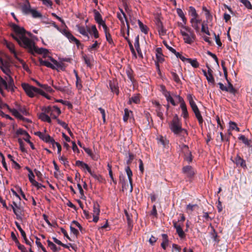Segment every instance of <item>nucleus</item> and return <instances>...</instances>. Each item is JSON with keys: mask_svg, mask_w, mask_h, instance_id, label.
Instances as JSON below:
<instances>
[{"mask_svg": "<svg viewBox=\"0 0 252 252\" xmlns=\"http://www.w3.org/2000/svg\"><path fill=\"white\" fill-rule=\"evenodd\" d=\"M11 61L7 57L0 58V68L2 72L7 76L4 79L0 76V93L4 96L2 87L8 91L13 92L14 90V80L12 78V72L10 69Z\"/></svg>", "mask_w": 252, "mask_h": 252, "instance_id": "obj_1", "label": "nucleus"}, {"mask_svg": "<svg viewBox=\"0 0 252 252\" xmlns=\"http://www.w3.org/2000/svg\"><path fill=\"white\" fill-rule=\"evenodd\" d=\"M11 27L15 32V33L12 34V36L19 44L23 47H25L26 45H30L31 39L26 36V31L24 28L14 24H12Z\"/></svg>", "mask_w": 252, "mask_h": 252, "instance_id": "obj_2", "label": "nucleus"}, {"mask_svg": "<svg viewBox=\"0 0 252 252\" xmlns=\"http://www.w3.org/2000/svg\"><path fill=\"white\" fill-rule=\"evenodd\" d=\"M180 32L185 43L191 44L194 42L196 36L191 28L182 24L180 26Z\"/></svg>", "mask_w": 252, "mask_h": 252, "instance_id": "obj_3", "label": "nucleus"}, {"mask_svg": "<svg viewBox=\"0 0 252 252\" xmlns=\"http://www.w3.org/2000/svg\"><path fill=\"white\" fill-rule=\"evenodd\" d=\"M194 97L191 94H188L187 95V99L189 102L192 110L194 112L199 125H202L203 122V119L202 118L201 113L194 100Z\"/></svg>", "mask_w": 252, "mask_h": 252, "instance_id": "obj_4", "label": "nucleus"}, {"mask_svg": "<svg viewBox=\"0 0 252 252\" xmlns=\"http://www.w3.org/2000/svg\"><path fill=\"white\" fill-rule=\"evenodd\" d=\"M7 108L16 118L23 121L27 120V119L24 118L22 115L26 116L28 115V112L25 106L16 104V108H10L8 106Z\"/></svg>", "mask_w": 252, "mask_h": 252, "instance_id": "obj_5", "label": "nucleus"}, {"mask_svg": "<svg viewBox=\"0 0 252 252\" xmlns=\"http://www.w3.org/2000/svg\"><path fill=\"white\" fill-rule=\"evenodd\" d=\"M22 86L27 94L31 97H33L36 94H40L41 95L45 94V93L41 90L31 86L28 84H22Z\"/></svg>", "mask_w": 252, "mask_h": 252, "instance_id": "obj_6", "label": "nucleus"}, {"mask_svg": "<svg viewBox=\"0 0 252 252\" xmlns=\"http://www.w3.org/2000/svg\"><path fill=\"white\" fill-rule=\"evenodd\" d=\"M28 50L31 54L37 53L43 55L44 57H46L48 53V50L43 48H38L34 45V42L31 39V43L30 45H26L24 47Z\"/></svg>", "mask_w": 252, "mask_h": 252, "instance_id": "obj_7", "label": "nucleus"}, {"mask_svg": "<svg viewBox=\"0 0 252 252\" xmlns=\"http://www.w3.org/2000/svg\"><path fill=\"white\" fill-rule=\"evenodd\" d=\"M170 128L174 134L180 133L183 129L182 128V125L177 116H175L170 125Z\"/></svg>", "mask_w": 252, "mask_h": 252, "instance_id": "obj_8", "label": "nucleus"}, {"mask_svg": "<svg viewBox=\"0 0 252 252\" xmlns=\"http://www.w3.org/2000/svg\"><path fill=\"white\" fill-rule=\"evenodd\" d=\"M41 110L50 115L53 119H57L61 113L60 108L56 106L43 107Z\"/></svg>", "mask_w": 252, "mask_h": 252, "instance_id": "obj_9", "label": "nucleus"}, {"mask_svg": "<svg viewBox=\"0 0 252 252\" xmlns=\"http://www.w3.org/2000/svg\"><path fill=\"white\" fill-rule=\"evenodd\" d=\"M175 96L178 99V102L180 103V108L182 110L181 116L184 119H187L189 117V113L184 99L180 95H175Z\"/></svg>", "mask_w": 252, "mask_h": 252, "instance_id": "obj_10", "label": "nucleus"}, {"mask_svg": "<svg viewBox=\"0 0 252 252\" xmlns=\"http://www.w3.org/2000/svg\"><path fill=\"white\" fill-rule=\"evenodd\" d=\"M51 61L53 63H51L48 61L43 60L42 59H39V63L41 65H44L46 67L51 68L52 69H56L57 67H59L60 65L59 63L55 59L52 58V57H50Z\"/></svg>", "mask_w": 252, "mask_h": 252, "instance_id": "obj_11", "label": "nucleus"}, {"mask_svg": "<svg viewBox=\"0 0 252 252\" xmlns=\"http://www.w3.org/2000/svg\"><path fill=\"white\" fill-rule=\"evenodd\" d=\"M162 94L163 95L165 96L166 101L168 103H170L173 106H176L177 105V103L176 102L174 98H176L177 100L178 99L175 96V94H171L170 92L166 90L165 88H163Z\"/></svg>", "mask_w": 252, "mask_h": 252, "instance_id": "obj_12", "label": "nucleus"}, {"mask_svg": "<svg viewBox=\"0 0 252 252\" xmlns=\"http://www.w3.org/2000/svg\"><path fill=\"white\" fill-rule=\"evenodd\" d=\"M179 148L182 150L184 154L185 159L189 162L192 161V155L191 152L189 149V147L186 145H181L179 146Z\"/></svg>", "mask_w": 252, "mask_h": 252, "instance_id": "obj_13", "label": "nucleus"}, {"mask_svg": "<svg viewBox=\"0 0 252 252\" xmlns=\"http://www.w3.org/2000/svg\"><path fill=\"white\" fill-rule=\"evenodd\" d=\"M156 56L157 59V61L156 62V68L158 73H160V70L159 69V63H162L164 61L161 48H157L156 49Z\"/></svg>", "mask_w": 252, "mask_h": 252, "instance_id": "obj_14", "label": "nucleus"}, {"mask_svg": "<svg viewBox=\"0 0 252 252\" xmlns=\"http://www.w3.org/2000/svg\"><path fill=\"white\" fill-rule=\"evenodd\" d=\"M119 12H118L117 13V18L120 21L123 26L125 27V23L126 22L127 25V35H129V25L128 24L127 20L126 17V14L124 13V11L122 9L119 8Z\"/></svg>", "mask_w": 252, "mask_h": 252, "instance_id": "obj_15", "label": "nucleus"}, {"mask_svg": "<svg viewBox=\"0 0 252 252\" xmlns=\"http://www.w3.org/2000/svg\"><path fill=\"white\" fill-rule=\"evenodd\" d=\"M60 32L64 36H65L68 39L70 42H75L76 45L79 47V45L80 44L79 40L75 37L70 32L66 30H61Z\"/></svg>", "mask_w": 252, "mask_h": 252, "instance_id": "obj_16", "label": "nucleus"}, {"mask_svg": "<svg viewBox=\"0 0 252 252\" xmlns=\"http://www.w3.org/2000/svg\"><path fill=\"white\" fill-rule=\"evenodd\" d=\"M35 134L36 136H38L43 141L46 142V143H52L53 141L54 140L52 137H51L49 135L47 134L45 131L44 132L37 131L35 132Z\"/></svg>", "mask_w": 252, "mask_h": 252, "instance_id": "obj_17", "label": "nucleus"}, {"mask_svg": "<svg viewBox=\"0 0 252 252\" xmlns=\"http://www.w3.org/2000/svg\"><path fill=\"white\" fill-rule=\"evenodd\" d=\"M157 139L158 144L162 145L163 148L168 149L169 148V140L166 137L162 135H159L157 137Z\"/></svg>", "mask_w": 252, "mask_h": 252, "instance_id": "obj_18", "label": "nucleus"}, {"mask_svg": "<svg viewBox=\"0 0 252 252\" xmlns=\"http://www.w3.org/2000/svg\"><path fill=\"white\" fill-rule=\"evenodd\" d=\"M190 22L192 27L195 30L196 32H199L200 30L199 25L201 22V20L199 18V17L197 18H191Z\"/></svg>", "mask_w": 252, "mask_h": 252, "instance_id": "obj_19", "label": "nucleus"}, {"mask_svg": "<svg viewBox=\"0 0 252 252\" xmlns=\"http://www.w3.org/2000/svg\"><path fill=\"white\" fill-rule=\"evenodd\" d=\"M29 179L30 182L32 184V185L36 187L37 189H39L43 188H46L45 186L42 185L41 183L38 182L36 180L34 179L35 175L34 174H28Z\"/></svg>", "mask_w": 252, "mask_h": 252, "instance_id": "obj_20", "label": "nucleus"}, {"mask_svg": "<svg viewBox=\"0 0 252 252\" xmlns=\"http://www.w3.org/2000/svg\"><path fill=\"white\" fill-rule=\"evenodd\" d=\"M76 27L77 28V31L80 34L84 36L87 37L88 39L90 38L88 34L89 28H88L87 27H85L84 26H80V25H77Z\"/></svg>", "mask_w": 252, "mask_h": 252, "instance_id": "obj_21", "label": "nucleus"}, {"mask_svg": "<svg viewBox=\"0 0 252 252\" xmlns=\"http://www.w3.org/2000/svg\"><path fill=\"white\" fill-rule=\"evenodd\" d=\"M12 209H13V212L15 214V215H16V219L17 220H22V211H23V210L19 206L16 208H15V207H13V205H11Z\"/></svg>", "mask_w": 252, "mask_h": 252, "instance_id": "obj_22", "label": "nucleus"}, {"mask_svg": "<svg viewBox=\"0 0 252 252\" xmlns=\"http://www.w3.org/2000/svg\"><path fill=\"white\" fill-rule=\"evenodd\" d=\"M207 67L208 68V70L205 77L209 83L214 84L215 83V80L213 76V70L208 66V65H207Z\"/></svg>", "mask_w": 252, "mask_h": 252, "instance_id": "obj_23", "label": "nucleus"}, {"mask_svg": "<svg viewBox=\"0 0 252 252\" xmlns=\"http://www.w3.org/2000/svg\"><path fill=\"white\" fill-rule=\"evenodd\" d=\"M93 35L94 38H98L99 37V33L95 25H92L90 28L88 29V33Z\"/></svg>", "mask_w": 252, "mask_h": 252, "instance_id": "obj_24", "label": "nucleus"}, {"mask_svg": "<svg viewBox=\"0 0 252 252\" xmlns=\"http://www.w3.org/2000/svg\"><path fill=\"white\" fill-rule=\"evenodd\" d=\"M174 227L176 228V232L180 238L183 239L185 237L186 235L185 232L183 230L181 226L180 225H178L176 222H174Z\"/></svg>", "mask_w": 252, "mask_h": 252, "instance_id": "obj_25", "label": "nucleus"}, {"mask_svg": "<svg viewBox=\"0 0 252 252\" xmlns=\"http://www.w3.org/2000/svg\"><path fill=\"white\" fill-rule=\"evenodd\" d=\"M39 119L43 122H48V123H51V118L49 116V114H47L46 112L42 111L39 116Z\"/></svg>", "mask_w": 252, "mask_h": 252, "instance_id": "obj_26", "label": "nucleus"}, {"mask_svg": "<svg viewBox=\"0 0 252 252\" xmlns=\"http://www.w3.org/2000/svg\"><path fill=\"white\" fill-rule=\"evenodd\" d=\"M234 162L236 164L237 166L240 165L243 168L246 167L245 161L238 155H237L235 158Z\"/></svg>", "mask_w": 252, "mask_h": 252, "instance_id": "obj_27", "label": "nucleus"}, {"mask_svg": "<svg viewBox=\"0 0 252 252\" xmlns=\"http://www.w3.org/2000/svg\"><path fill=\"white\" fill-rule=\"evenodd\" d=\"M21 234L22 237H23V239L24 240L25 243L30 246V247H32V245L33 244V241L32 240H31V241L29 240L27 237L25 232L23 230V229H20L19 230Z\"/></svg>", "mask_w": 252, "mask_h": 252, "instance_id": "obj_28", "label": "nucleus"}, {"mask_svg": "<svg viewBox=\"0 0 252 252\" xmlns=\"http://www.w3.org/2000/svg\"><path fill=\"white\" fill-rule=\"evenodd\" d=\"M5 44L9 51L14 54L15 58H17L18 57L15 50V47L13 44L11 42H7V41H5Z\"/></svg>", "mask_w": 252, "mask_h": 252, "instance_id": "obj_29", "label": "nucleus"}, {"mask_svg": "<svg viewBox=\"0 0 252 252\" xmlns=\"http://www.w3.org/2000/svg\"><path fill=\"white\" fill-rule=\"evenodd\" d=\"M158 30L160 36L165 35L166 33V30L163 28L162 23L158 22L157 24Z\"/></svg>", "mask_w": 252, "mask_h": 252, "instance_id": "obj_30", "label": "nucleus"}, {"mask_svg": "<svg viewBox=\"0 0 252 252\" xmlns=\"http://www.w3.org/2000/svg\"><path fill=\"white\" fill-rule=\"evenodd\" d=\"M76 163L78 165L80 166L81 167V168L83 169L84 172H88L90 173L91 172V169L87 164L80 161H77Z\"/></svg>", "mask_w": 252, "mask_h": 252, "instance_id": "obj_31", "label": "nucleus"}, {"mask_svg": "<svg viewBox=\"0 0 252 252\" xmlns=\"http://www.w3.org/2000/svg\"><path fill=\"white\" fill-rule=\"evenodd\" d=\"M21 9L23 13L25 14H30L32 10L30 5L28 2L23 5L21 7Z\"/></svg>", "mask_w": 252, "mask_h": 252, "instance_id": "obj_32", "label": "nucleus"}, {"mask_svg": "<svg viewBox=\"0 0 252 252\" xmlns=\"http://www.w3.org/2000/svg\"><path fill=\"white\" fill-rule=\"evenodd\" d=\"M163 241L161 244V247L164 249L165 250L166 248V246L167 245L168 243V236L166 234H162L161 235Z\"/></svg>", "mask_w": 252, "mask_h": 252, "instance_id": "obj_33", "label": "nucleus"}, {"mask_svg": "<svg viewBox=\"0 0 252 252\" xmlns=\"http://www.w3.org/2000/svg\"><path fill=\"white\" fill-rule=\"evenodd\" d=\"M177 13L178 15L181 18L184 25H185L187 22V19L185 16L183 10L180 8H177L176 9Z\"/></svg>", "mask_w": 252, "mask_h": 252, "instance_id": "obj_34", "label": "nucleus"}, {"mask_svg": "<svg viewBox=\"0 0 252 252\" xmlns=\"http://www.w3.org/2000/svg\"><path fill=\"white\" fill-rule=\"evenodd\" d=\"M125 214L126 217L128 227L129 229H131L132 228V220L131 219V216L128 214V212L126 210H125Z\"/></svg>", "mask_w": 252, "mask_h": 252, "instance_id": "obj_35", "label": "nucleus"}, {"mask_svg": "<svg viewBox=\"0 0 252 252\" xmlns=\"http://www.w3.org/2000/svg\"><path fill=\"white\" fill-rule=\"evenodd\" d=\"M172 53L174 54L177 58L181 59L183 62H187L188 58H186L179 52H176L175 49H172Z\"/></svg>", "mask_w": 252, "mask_h": 252, "instance_id": "obj_36", "label": "nucleus"}, {"mask_svg": "<svg viewBox=\"0 0 252 252\" xmlns=\"http://www.w3.org/2000/svg\"><path fill=\"white\" fill-rule=\"evenodd\" d=\"M37 176V179L36 181L41 183H45L46 182L47 183L49 184L48 180L46 179V177L45 176H44L43 174H36Z\"/></svg>", "mask_w": 252, "mask_h": 252, "instance_id": "obj_37", "label": "nucleus"}, {"mask_svg": "<svg viewBox=\"0 0 252 252\" xmlns=\"http://www.w3.org/2000/svg\"><path fill=\"white\" fill-rule=\"evenodd\" d=\"M100 213V206L97 202H94L93 215H99Z\"/></svg>", "mask_w": 252, "mask_h": 252, "instance_id": "obj_38", "label": "nucleus"}, {"mask_svg": "<svg viewBox=\"0 0 252 252\" xmlns=\"http://www.w3.org/2000/svg\"><path fill=\"white\" fill-rule=\"evenodd\" d=\"M189 63L194 68H197L199 66V64L197 61L196 59H192L191 58H188L187 62Z\"/></svg>", "mask_w": 252, "mask_h": 252, "instance_id": "obj_39", "label": "nucleus"}, {"mask_svg": "<svg viewBox=\"0 0 252 252\" xmlns=\"http://www.w3.org/2000/svg\"><path fill=\"white\" fill-rule=\"evenodd\" d=\"M138 23L139 26V28L141 30V31L144 32L145 34L148 33V29L147 27L144 25L141 21L140 20H138Z\"/></svg>", "mask_w": 252, "mask_h": 252, "instance_id": "obj_40", "label": "nucleus"}, {"mask_svg": "<svg viewBox=\"0 0 252 252\" xmlns=\"http://www.w3.org/2000/svg\"><path fill=\"white\" fill-rule=\"evenodd\" d=\"M47 243L48 246L50 248L53 252H58L60 249H58L55 244H54L53 242L49 240H47Z\"/></svg>", "mask_w": 252, "mask_h": 252, "instance_id": "obj_41", "label": "nucleus"}, {"mask_svg": "<svg viewBox=\"0 0 252 252\" xmlns=\"http://www.w3.org/2000/svg\"><path fill=\"white\" fill-rule=\"evenodd\" d=\"M99 43H98V42L96 40L94 41V43L92 45H90L88 47V50L89 51H92L95 50L96 49H97L99 46Z\"/></svg>", "mask_w": 252, "mask_h": 252, "instance_id": "obj_42", "label": "nucleus"}, {"mask_svg": "<svg viewBox=\"0 0 252 252\" xmlns=\"http://www.w3.org/2000/svg\"><path fill=\"white\" fill-rule=\"evenodd\" d=\"M94 18L96 23L102 20V16L100 13L95 10H94Z\"/></svg>", "mask_w": 252, "mask_h": 252, "instance_id": "obj_43", "label": "nucleus"}, {"mask_svg": "<svg viewBox=\"0 0 252 252\" xmlns=\"http://www.w3.org/2000/svg\"><path fill=\"white\" fill-rule=\"evenodd\" d=\"M189 8V13L190 14V15L191 16V18L198 17V15L196 12V11L193 7L190 6Z\"/></svg>", "mask_w": 252, "mask_h": 252, "instance_id": "obj_44", "label": "nucleus"}, {"mask_svg": "<svg viewBox=\"0 0 252 252\" xmlns=\"http://www.w3.org/2000/svg\"><path fill=\"white\" fill-rule=\"evenodd\" d=\"M171 74L174 81L177 84H180L181 83V80L177 74L173 71H171Z\"/></svg>", "mask_w": 252, "mask_h": 252, "instance_id": "obj_45", "label": "nucleus"}, {"mask_svg": "<svg viewBox=\"0 0 252 252\" xmlns=\"http://www.w3.org/2000/svg\"><path fill=\"white\" fill-rule=\"evenodd\" d=\"M140 101L139 96L138 94H135L132 96L129 99V102H133L134 103H138Z\"/></svg>", "mask_w": 252, "mask_h": 252, "instance_id": "obj_46", "label": "nucleus"}, {"mask_svg": "<svg viewBox=\"0 0 252 252\" xmlns=\"http://www.w3.org/2000/svg\"><path fill=\"white\" fill-rule=\"evenodd\" d=\"M132 112L129 110L128 109H125V114L123 116V120L125 122H126L129 117L130 114Z\"/></svg>", "mask_w": 252, "mask_h": 252, "instance_id": "obj_47", "label": "nucleus"}, {"mask_svg": "<svg viewBox=\"0 0 252 252\" xmlns=\"http://www.w3.org/2000/svg\"><path fill=\"white\" fill-rule=\"evenodd\" d=\"M212 232H211L212 237L214 241L217 242H219V240L218 239V234L214 228L212 226Z\"/></svg>", "mask_w": 252, "mask_h": 252, "instance_id": "obj_48", "label": "nucleus"}, {"mask_svg": "<svg viewBox=\"0 0 252 252\" xmlns=\"http://www.w3.org/2000/svg\"><path fill=\"white\" fill-rule=\"evenodd\" d=\"M156 111L157 112L158 116L159 117L160 119H163V110L162 109L161 106H160L157 107L156 109Z\"/></svg>", "mask_w": 252, "mask_h": 252, "instance_id": "obj_49", "label": "nucleus"}, {"mask_svg": "<svg viewBox=\"0 0 252 252\" xmlns=\"http://www.w3.org/2000/svg\"><path fill=\"white\" fill-rule=\"evenodd\" d=\"M226 92H229L233 94H235L236 93V90L234 88L232 85L228 82V87H227V91Z\"/></svg>", "mask_w": 252, "mask_h": 252, "instance_id": "obj_50", "label": "nucleus"}, {"mask_svg": "<svg viewBox=\"0 0 252 252\" xmlns=\"http://www.w3.org/2000/svg\"><path fill=\"white\" fill-rule=\"evenodd\" d=\"M238 139L241 140L246 145H250L249 140L244 135H240Z\"/></svg>", "mask_w": 252, "mask_h": 252, "instance_id": "obj_51", "label": "nucleus"}, {"mask_svg": "<svg viewBox=\"0 0 252 252\" xmlns=\"http://www.w3.org/2000/svg\"><path fill=\"white\" fill-rule=\"evenodd\" d=\"M51 84L57 90H58V91H61L62 92H63L65 91V88L64 87L61 86H57V85H54L53 80L51 81Z\"/></svg>", "mask_w": 252, "mask_h": 252, "instance_id": "obj_52", "label": "nucleus"}, {"mask_svg": "<svg viewBox=\"0 0 252 252\" xmlns=\"http://www.w3.org/2000/svg\"><path fill=\"white\" fill-rule=\"evenodd\" d=\"M201 32H202L205 33L208 35H210V33L207 25H204L203 24L201 25Z\"/></svg>", "mask_w": 252, "mask_h": 252, "instance_id": "obj_53", "label": "nucleus"}, {"mask_svg": "<svg viewBox=\"0 0 252 252\" xmlns=\"http://www.w3.org/2000/svg\"><path fill=\"white\" fill-rule=\"evenodd\" d=\"M30 13H31L34 18H39L41 17V14L35 9H32Z\"/></svg>", "mask_w": 252, "mask_h": 252, "instance_id": "obj_54", "label": "nucleus"}, {"mask_svg": "<svg viewBox=\"0 0 252 252\" xmlns=\"http://www.w3.org/2000/svg\"><path fill=\"white\" fill-rule=\"evenodd\" d=\"M105 37L106 40L109 42V44H112L113 43L112 38L111 37V34L108 32V31H106L104 32Z\"/></svg>", "mask_w": 252, "mask_h": 252, "instance_id": "obj_55", "label": "nucleus"}, {"mask_svg": "<svg viewBox=\"0 0 252 252\" xmlns=\"http://www.w3.org/2000/svg\"><path fill=\"white\" fill-rule=\"evenodd\" d=\"M230 128L232 130L235 129L237 131H240V128L237 127L236 124L235 122L230 121L229 122Z\"/></svg>", "mask_w": 252, "mask_h": 252, "instance_id": "obj_56", "label": "nucleus"}, {"mask_svg": "<svg viewBox=\"0 0 252 252\" xmlns=\"http://www.w3.org/2000/svg\"><path fill=\"white\" fill-rule=\"evenodd\" d=\"M134 46L137 50V52L139 53L140 51V45L139 43V36H137L135 38Z\"/></svg>", "mask_w": 252, "mask_h": 252, "instance_id": "obj_57", "label": "nucleus"}, {"mask_svg": "<svg viewBox=\"0 0 252 252\" xmlns=\"http://www.w3.org/2000/svg\"><path fill=\"white\" fill-rule=\"evenodd\" d=\"M91 176L95 179L98 180L100 182H102L104 180L101 174H91Z\"/></svg>", "mask_w": 252, "mask_h": 252, "instance_id": "obj_58", "label": "nucleus"}, {"mask_svg": "<svg viewBox=\"0 0 252 252\" xmlns=\"http://www.w3.org/2000/svg\"><path fill=\"white\" fill-rule=\"evenodd\" d=\"M100 26H102L104 32H106V31H108V27H107L105 21L102 19L100 22H98L97 23Z\"/></svg>", "mask_w": 252, "mask_h": 252, "instance_id": "obj_59", "label": "nucleus"}, {"mask_svg": "<svg viewBox=\"0 0 252 252\" xmlns=\"http://www.w3.org/2000/svg\"><path fill=\"white\" fill-rule=\"evenodd\" d=\"M0 159L1 160V162L3 167L6 169V170L7 171V166L5 161V158L3 155L1 153H0Z\"/></svg>", "mask_w": 252, "mask_h": 252, "instance_id": "obj_60", "label": "nucleus"}, {"mask_svg": "<svg viewBox=\"0 0 252 252\" xmlns=\"http://www.w3.org/2000/svg\"><path fill=\"white\" fill-rule=\"evenodd\" d=\"M51 144L53 147H54V144H56V147L58 148V154L60 156L62 150V147L61 145L59 143L55 142V140H54Z\"/></svg>", "mask_w": 252, "mask_h": 252, "instance_id": "obj_61", "label": "nucleus"}, {"mask_svg": "<svg viewBox=\"0 0 252 252\" xmlns=\"http://www.w3.org/2000/svg\"><path fill=\"white\" fill-rule=\"evenodd\" d=\"M241 2L245 5V6L249 9H252V6L250 2L248 0H241Z\"/></svg>", "mask_w": 252, "mask_h": 252, "instance_id": "obj_62", "label": "nucleus"}, {"mask_svg": "<svg viewBox=\"0 0 252 252\" xmlns=\"http://www.w3.org/2000/svg\"><path fill=\"white\" fill-rule=\"evenodd\" d=\"M183 171L184 172L187 173H192L194 172L190 166H187L184 167L183 168Z\"/></svg>", "mask_w": 252, "mask_h": 252, "instance_id": "obj_63", "label": "nucleus"}, {"mask_svg": "<svg viewBox=\"0 0 252 252\" xmlns=\"http://www.w3.org/2000/svg\"><path fill=\"white\" fill-rule=\"evenodd\" d=\"M22 65L23 68L28 71L29 70V67L27 64L21 59L17 57V58H16Z\"/></svg>", "mask_w": 252, "mask_h": 252, "instance_id": "obj_64", "label": "nucleus"}]
</instances>
